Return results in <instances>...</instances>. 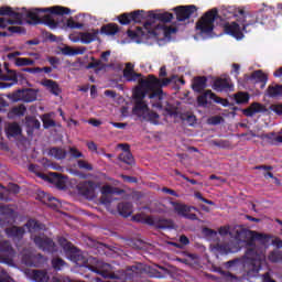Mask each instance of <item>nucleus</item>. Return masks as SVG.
I'll return each instance as SVG.
<instances>
[{
    "mask_svg": "<svg viewBox=\"0 0 282 282\" xmlns=\"http://www.w3.org/2000/svg\"><path fill=\"white\" fill-rule=\"evenodd\" d=\"M26 111H28V108L23 104L19 106H14L9 110L8 118L9 120H15V118H23Z\"/></svg>",
    "mask_w": 282,
    "mask_h": 282,
    "instance_id": "a878e982",
    "label": "nucleus"
},
{
    "mask_svg": "<svg viewBox=\"0 0 282 282\" xmlns=\"http://www.w3.org/2000/svg\"><path fill=\"white\" fill-rule=\"evenodd\" d=\"M62 54H64V56H74V48H72V46H64Z\"/></svg>",
    "mask_w": 282,
    "mask_h": 282,
    "instance_id": "338daca9",
    "label": "nucleus"
},
{
    "mask_svg": "<svg viewBox=\"0 0 282 282\" xmlns=\"http://www.w3.org/2000/svg\"><path fill=\"white\" fill-rule=\"evenodd\" d=\"M78 169H82L83 171H94V165H91L89 162L85 160H78L77 161Z\"/></svg>",
    "mask_w": 282,
    "mask_h": 282,
    "instance_id": "603ef678",
    "label": "nucleus"
},
{
    "mask_svg": "<svg viewBox=\"0 0 282 282\" xmlns=\"http://www.w3.org/2000/svg\"><path fill=\"white\" fill-rule=\"evenodd\" d=\"M267 95L269 96V98H281L282 85L281 84L270 85L267 89Z\"/></svg>",
    "mask_w": 282,
    "mask_h": 282,
    "instance_id": "72a5a7b5",
    "label": "nucleus"
},
{
    "mask_svg": "<svg viewBox=\"0 0 282 282\" xmlns=\"http://www.w3.org/2000/svg\"><path fill=\"white\" fill-rule=\"evenodd\" d=\"M100 34V31L93 30L91 33L89 32H82L79 33V39L84 45H89V43H94V41H98V35Z\"/></svg>",
    "mask_w": 282,
    "mask_h": 282,
    "instance_id": "cd10ccee",
    "label": "nucleus"
},
{
    "mask_svg": "<svg viewBox=\"0 0 282 282\" xmlns=\"http://www.w3.org/2000/svg\"><path fill=\"white\" fill-rule=\"evenodd\" d=\"M1 80H4V82L9 80L12 83V85H17V83H19V75H17L15 70H8L7 74L2 73Z\"/></svg>",
    "mask_w": 282,
    "mask_h": 282,
    "instance_id": "c03bdc74",
    "label": "nucleus"
},
{
    "mask_svg": "<svg viewBox=\"0 0 282 282\" xmlns=\"http://www.w3.org/2000/svg\"><path fill=\"white\" fill-rule=\"evenodd\" d=\"M219 17L217 9H212L204 13V15L196 22V30H199L200 34H210L215 30V20Z\"/></svg>",
    "mask_w": 282,
    "mask_h": 282,
    "instance_id": "0eeeda50",
    "label": "nucleus"
},
{
    "mask_svg": "<svg viewBox=\"0 0 282 282\" xmlns=\"http://www.w3.org/2000/svg\"><path fill=\"white\" fill-rule=\"evenodd\" d=\"M7 135L11 138H17V135H21V126H19V123L17 122L10 123L7 127Z\"/></svg>",
    "mask_w": 282,
    "mask_h": 282,
    "instance_id": "a19ab883",
    "label": "nucleus"
},
{
    "mask_svg": "<svg viewBox=\"0 0 282 282\" xmlns=\"http://www.w3.org/2000/svg\"><path fill=\"white\" fill-rule=\"evenodd\" d=\"M219 18L221 21H228L229 19H237V22L225 23L224 31L229 36H234L238 41L243 39V32H247V28L249 25H254L256 23H260L261 25H265V20L268 19V14L265 11H259L256 14L246 13V10L237 7H228L220 11Z\"/></svg>",
    "mask_w": 282,
    "mask_h": 282,
    "instance_id": "f03ea898",
    "label": "nucleus"
},
{
    "mask_svg": "<svg viewBox=\"0 0 282 282\" xmlns=\"http://www.w3.org/2000/svg\"><path fill=\"white\" fill-rule=\"evenodd\" d=\"M142 74H138L129 69H123V78H126L128 83H135V80H138V78H140Z\"/></svg>",
    "mask_w": 282,
    "mask_h": 282,
    "instance_id": "a18cd8bd",
    "label": "nucleus"
},
{
    "mask_svg": "<svg viewBox=\"0 0 282 282\" xmlns=\"http://www.w3.org/2000/svg\"><path fill=\"white\" fill-rule=\"evenodd\" d=\"M42 85L44 87H47L53 96H58L61 94V87L58 86V83L52 79H45L44 82H42Z\"/></svg>",
    "mask_w": 282,
    "mask_h": 282,
    "instance_id": "473e14b6",
    "label": "nucleus"
},
{
    "mask_svg": "<svg viewBox=\"0 0 282 282\" xmlns=\"http://www.w3.org/2000/svg\"><path fill=\"white\" fill-rule=\"evenodd\" d=\"M118 21L121 25H129L133 22L131 12L130 13H122L118 17Z\"/></svg>",
    "mask_w": 282,
    "mask_h": 282,
    "instance_id": "de8ad7c7",
    "label": "nucleus"
},
{
    "mask_svg": "<svg viewBox=\"0 0 282 282\" xmlns=\"http://www.w3.org/2000/svg\"><path fill=\"white\" fill-rule=\"evenodd\" d=\"M44 129H52V127H56V121L51 119L50 117H44L42 119Z\"/></svg>",
    "mask_w": 282,
    "mask_h": 282,
    "instance_id": "6e6d98bb",
    "label": "nucleus"
},
{
    "mask_svg": "<svg viewBox=\"0 0 282 282\" xmlns=\"http://www.w3.org/2000/svg\"><path fill=\"white\" fill-rule=\"evenodd\" d=\"M177 76L173 75L169 78H158L161 86H154L152 89H148L150 102L154 109H163V100H164V90H162V87H169L173 80H175Z\"/></svg>",
    "mask_w": 282,
    "mask_h": 282,
    "instance_id": "39448f33",
    "label": "nucleus"
},
{
    "mask_svg": "<svg viewBox=\"0 0 282 282\" xmlns=\"http://www.w3.org/2000/svg\"><path fill=\"white\" fill-rule=\"evenodd\" d=\"M21 56V52H13L8 54V58L12 61L14 58V63L17 67H28V65H34V59L28 57H17Z\"/></svg>",
    "mask_w": 282,
    "mask_h": 282,
    "instance_id": "412c9836",
    "label": "nucleus"
},
{
    "mask_svg": "<svg viewBox=\"0 0 282 282\" xmlns=\"http://www.w3.org/2000/svg\"><path fill=\"white\" fill-rule=\"evenodd\" d=\"M69 155L70 158H74V160H78V158H85V154L79 152V150L76 148H69Z\"/></svg>",
    "mask_w": 282,
    "mask_h": 282,
    "instance_id": "bf43d9fd",
    "label": "nucleus"
},
{
    "mask_svg": "<svg viewBox=\"0 0 282 282\" xmlns=\"http://www.w3.org/2000/svg\"><path fill=\"white\" fill-rule=\"evenodd\" d=\"M8 31L11 32V34H25V28L23 26H8Z\"/></svg>",
    "mask_w": 282,
    "mask_h": 282,
    "instance_id": "052dcab7",
    "label": "nucleus"
},
{
    "mask_svg": "<svg viewBox=\"0 0 282 282\" xmlns=\"http://www.w3.org/2000/svg\"><path fill=\"white\" fill-rule=\"evenodd\" d=\"M48 155L55 160H65L67 158V151L62 148L54 147L50 149Z\"/></svg>",
    "mask_w": 282,
    "mask_h": 282,
    "instance_id": "c9c22d12",
    "label": "nucleus"
},
{
    "mask_svg": "<svg viewBox=\"0 0 282 282\" xmlns=\"http://www.w3.org/2000/svg\"><path fill=\"white\" fill-rule=\"evenodd\" d=\"M118 160L123 162V164H128V166H133V164H135V159H133V154L131 152L120 153Z\"/></svg>",
    "mask_w": 282,
    "mask_h": 282,
    "instance_id": "ea45409f",
    "label": "nucleus"
},
{
    "mask_svg": "<svg viewBox=\"0 0 282 282\" xmlns=\"http://www.w3.org/2000/svg\"><path fill=\"white\" fill-rule=\"evenodd\" d=\"M47 61H48L50 65H52L53 69H58V66H56V65H61V58H58L56 56H48Z\"/></svg>",
    "mask_w": 282,
    "mask_h": 282,
    "instance_id": "680f3d73",
    "label": "nucleus"
},
{
    "mask_svg": "<svg viewBox=\"0 0 282 282\" xmlns=\"http://www.w3.org/2000/svg\"><path fill=\"white\" fill-rule=\"evenodd\" d=\"M8 99L12 100V102H19V100L23 101V90H15L14 93L9 94Z\"/></svg>",
    "mask_w": 282,
    "mask_h": 282,
    "instance_id": "8fccbe9b",
    "label": "nucleus"
},
{
    "mask_svg": "<svg viewBox=\"0 0 282 282\" xmlns=\"http://www.w3.org/2000/svg\"><path fill=\"white\" fill-rule=\"evenodd\" d=\"M249 80H254L256 83H260V89H264L265 85H268V74L263 73V70H254L250 77Z\"/></svg>",
    "mask_w": 282,
    "mask_h": 282,
    "instance_id": "b1692460",
    "label": "nucleus"
},
{
    "mask_svg": "<svg viewBox=\"0 0 282 282\" xmlns=\"http://www.w3.org/2000/svg\"><path fill=\"white\" fill-rule=\"evenodd\" d=\"M0 263H10V260L8 258H3V256L0 254ZM14 281L10 274H8V271L0 268V282H12Z\"/></svg>",
    "mask_w": 282,
    "mask_h": 282,
    "instance_id": "e433bc0d",
    "label": "nucleus"
},
{
    "mask_svg": "<svg viewBox=\"0 0 282 282\" xmlns=\"http://www.w3.org/2000/svg\"><path fill=\"white\" fill-rule=\"evenodd\" d=\"M268 261L270 263H281L282 262V251L279 249H274L269 252L268 254Z\"/></svg>",
    "mask_w": 282,
    "mask_h": 282,
    "instance_id": "37998d69",
    "label": "nucleus"
},
{
    "mask_svg": "<svg viewBox=\"0 0 282 282\" xmlns=\"http://www.w3.org/2000/svg\"><path fill=\"white\" fill-rule=\"evenodd\" d=\"M37 93L32 88H26L22 90V101L23 102H34L36 100Z\"/></svg>",
    "mask_w": 282,
    "mask_h": 282,
    "instance_id": "f704fd0d",
    "label": "nucleus"
},
{
    "mask_svg": "<svg viewBox=\"0 0 282 282\" xmlns=\"http://www.w3.org/2000/svg\"><path fill=\"white\" fill-rule=\"evenodd\" d=\"M47 182L50 184H54L58 188V191H64L65 188V176L58 174V172H51L46 176Z\"/></svg>",
    "mask_w": 282,
    "mask_h": 282,
    "instance_id": "aec40b11",
    "label": "nucleus"
},
{
    "mask_svg": "<svg viewBox=\"0 0 282 282\" xmlns=\"http://www.w3.org/2000/svg\"><path fill=\"white\" fill-rule=\"evenodd\" d=\"M170 204H171V206H173L174 213H176L180 217H184V215L186 213H191L192 208H195V207H191L186 204H182V203L173 202V200H171Z\"/></svg>",
    "mask_w": 282,
    "mask_h": 282,
    "instance_id": "c85d7f7f",
    "label": "nucleus"
},
{
    "mask_svg": "<svg viewBox=\"0 0 282 282\" xmlns=\"http://www.w3.org/2000/svg\"><path fill=\"white\" fill-rule=\"evenodd\" d=\"M110 56H111V51H106L101 53L100 55L101 59H96V57H90V61L93 62L86 65V69H95L96 74H98L99 72H102L104 69H107V64L105 63H109Z\"/></svg>",
    "mask_w": 282,
    "mask_h": 282,
    "instance_id": "9b49d317",
    "label": "nucleus"
},
{
    "mask_svg": "<svg viewBox=\"0 0 282 282\" xmlns=\"http://www.w3.org/2000/svg\"><path fill=\"white\" fill-rule=\"evenodd\" d=\"M206 87H208V78L206 76L194 77L192 83L193 91H195L196 94H202V91H204Z\"/></svg>",
    "mask_w": 282,
    "mask_h": 282,
    "instance_id": "5701e85b",
    "label": "nucleus"
},
{
    "mask_svg": "<svg viewBox=\"0 0 282 282\" xmlns=\"http://www.w3.org/2000/svg\"><path fill=\"white\" fill-rule=\"evenodd\" d=\"M150 20L144 22V30L151 34L153 30L160 29V25L155 24V21H160V23H171L173 21V13L163 12L155 13L153 11H149Z\"/></svg>",
    "mask_w": 282,
    "mask_h": 282,
    "instance_id": "6e6552de",
    "label": "nucleus"
},
{
    "mask_svg": "<svg viewBox=\"0 0 282 282\" xmlns=\"http://www.w3.org/2000/svg\"><path fill=\"white\" fill-rule=\"evenodd\" d=\"M213 147H218V149H228L230 147V141L228 140H213Z\"/></svg>",
    "mask_w": 282,
    "mask_h": 282,
    "instance_id": "3c124183",
    "label": "nucleus"
},
{
    "mask_svg": "<svg viewBox=\"0 0 282 282\" xmlns=\"http://www.w3.org/2000/svg\"><path fill=\"white\" fill-rule=\"evenodd\" d=\"M214 102H216L217 105H223V107H228V105H230L228 99H224L221 97H217L216 95L214 97Z\"/></svg>",
    "mask_w": 282,
    "mask_h": 282,
    "instance_id": "69168bd1",
    "label": "nucleus"
},
{
    "mask_svg": "<svg viewBox=\"0 0 282 282\" xmlns=\"http://www.w3.org/2000/svg\"><path fill=\"white\" fill-rule=\"evenodd\" d=\"M90 272L99 274L102 279H120L116 273H113V267L106 262H97L96 265L88 264L86 265Z\"/></svg>",
    "mask_w": 282,
    "mask_h": 282,
    "instance_id": "1a4fd4ad",
    "label": "nucleus"
},
{
    "mask_svg": "<svg viewBox=\"0 0 282 282\" xmlns=\"http://www.w3.org/2000/svg\"><path fill=\"white\" fill-rule=\"evenodd\" d=\"M234 100L236 101V105H248V102H250V94L239 91L234 95Z\"/></svg>",
    "mask_w": 282,
    "mask_h": 282,
    "instance_id": "58836bf2",
    "label": "nucleus"
},
{
    "mask_svg": "<svg viewBox=\"0 0 282 282\" xmlns=\"http://www.w3.org/2000/svg\"><path fill=\"white\" fill-rule=\"evenodd\" d=\"M173 12L175 13L177 21H187V19H191L193 14L197 12V7L194 4L178 6L173 9Z\"/></svg>",
    "mask_w": 282,
    "mask_h": 282,
    "instance_id": "f8f14e48",
    "label": "nucleus"
},
{
    "mask_svg": "<svg viewBox=\"0 0 282 282\" xmlns=\"http://www.w3.org/2000/svg\"><path fill=\"white\" fill-rule=\"evenodd\" d=\"M25 226L28 227L29 232H36V230H43V228H45V225L34 219L28 220Z\"/></svg>",
    "mask_w": 282,
    "mask_h": 282,
    "instance_id": "79ce46f5",
    "label": "nucleus"
},
{
    "mask_svg": "<svg viewBox=\"0 0 282 282\" xmlns=\"http://www.w3.org/2000/svg\"><path fill=\"white\" fill-rule=\"evenodd\" d=\"M271 111L276 113V116H282V104H274L270 106Z\"/></svg>",
    "mask_w": 282,
    "mask_h": 282,
    "instance_id": "0e129e2a",
    "label": "nucleus"
},
{
    "mask_svg": "<svg viewBox=\"0 0 282 282\" xmlns=\"http://www.w3.org/2000/svg\"><path fill=\"white\" fill-rule=\"evenodd\" d=\"M66 25L70 30H83V28H85V24L74 21V18H69L66 22Z\"/></svg>",
    "mask_w": 282,
    "mask_h": 282,
    "instance_id": "09e8293b",
    "label": "nucleus"
},
{
    "mask_svg": "<svg viewBox=\"0 0 282 282\" xmlns=\"http://www.w3.org/2000/svg\"><path fill=\"white\" fill-rule=\"evenodd\" d=\"M117 210L121 217H131L133 215V204L121 202L117 205Z\"/></svg>",
    "mask_w": 282,
    "mask_h": 282,
    "instance_id": "bb28decb",
    "label": "nucleus"
},
{
    "mask_svg": "<svg viewBox=\"0 0 282 282\" xmlns=\"http://www.w3.org/2000/svg\"><path fill=\"white\" fill-rule=\"evenodd\" d=\"M265 111H268V108L263 104L254 101L248 108L243 109L242 113L247 118H252L256 113H265Z\"/></svg>",
    "mask_w": 282,
    "mask_h": 282,
    "instance_id": "6ab92c4d",
    "label": "nucleus"
},
{
    "mask_svg": "<svg viewBox=\"0 0 282 282\" xmlns=\"http://www.w3.org/2000/svg\"><path fill=\"white\" fill-rule=\"evenodd\" d=\"M13 209L8 208V206L0 205V215H12Z\"/></svg>",
    "mask_w": 282,
    "mask_h": 282,
    "instance_id": "774afa93",
    "label": "nucleus"
},
{
    "mask_svg": "<svg viewBox=\"0 0 282 282\" xmlns=\"http://www.w3.org/2000/svg\"><path fill=\"white\" fill-rule=\"evenodd\" d=\"M31 278L34 282H50V275L47 274V271L43 270H33Z\"/></svg>",
    "mask_w": 282,
    "mask_h": 282,
    "instance_id": "7c9ffc66",
    "label": "nucleus"
},
{
    "mask_svg": "<svg viewBox=\"0 0 282 282\" xmlns=\"http://www.w3.org/2000/svg\"><path fill=\"white\" fill-rule=\"evenodd\" d=\"M33 241L40 250H43L44 252H54L55 243L52 238L35 236Z\"/></svg>",
    "mask_w": 282,
    "mask_h": 282,
    "instance_id": "2eb2a0df",
    "label": "nucleus"
},
{
    "mask_svg": "<svg viewBox=\"0 0 282 282\" xmlns=\"http://www.w3.org/2000/svg\"><path fill=\"white\" fill-rule=\"evenodd\" d=\"M158 118H160V115H158L155 111H151L149 108L147 115L143 116V120H150V122H154V120H158Z\"/></svg>",
    "mask_w": 282,
    "mask_h": 282,
    "instance_id": "5fc2aeb1",
    "label": "nucleus"
},
{
    "mask_svg": "<svg viewBox=\"0 0 282 282\" xmlns=\"http://www.w3.org/2000/svg\"><path fill=\"white\" fill-rule=\"evenodd\" d=\"M79 195L86 197V199H94L96 197V184L93 181H86L77 185Z\"/></svg>",
    "mask_w": 282,
    "mask_h": 282,
    "instance_id": "ddd939ff",
    "label": "nucleus"
},
{
    "mask_svg": "<svg viewBox=\"0 0 282 282\" xmlns=\"http://www.w3.org/2000/svg\"><path fill=\"white\" fill-rule=\"evenodd\" d=\"M213 89L215 91H234L235 89V85H232V82L230 80V78H223V77H218L217 79L214 80L213 84Z\"/></svg>",
    "mask_w": 282,
    "mask_h": 282,
    "instance_id": "4468645a",
    "label": "nucleus"
},
{
    "mask_svg": "<svg viewBox=\"0 0 282 282\" xmlns=\"http://www.w3.org/2000/svg\"><path fill=\"white\" fill-rule=\"evenodd\" d=\"M132 17V23H147V21H151V17L149 15V12L147 13L144 10H135L133 12H130Z\"/></svg>",
    "mask_w": 282,
    "mask_h": 282,
    "instance_id": "393cba45",
    "label": "nucleus"
},
{
    "mask_svg": "<svg viewBox=\"0 0 282 282\" xmlns=\"http://www.w3.org/2000/svg\"><path fill=\"white\" fill-rule=\"evenodd\" d=\"M160 80L155 75H149L147 79H141L139 86L135 87L132 94L134 106L132 108L133 116L138 118H144L149 113V105L144 99L149 94V89L153 87H161Z\"/></svg>",
    "mask_w": 282,
    "mask_h": 282,
    "instance_id": "7ed1b4c3",
    "label": "nucleus"
},
{
    "mask_svg": "<svg viewBox=\"0 0 282 282\" xmlns=\"http://www.w3.org/2000/svg\"><path fill=\"white\" fill-rule=\"evenodd\" d=\"M148 224L150 226H154V228H158L159 230H166V229H173L175 228V223L173 219L169 218H159V219H153V218H148Z\"/></svg>",
    "mask_w": 282,
    "mask_h": 282,
    "instance_id": "f3484780",
    "label": "nucleus"
},
{
    "mask_svg": "<svg viewBox=\"0 0 282 282\" xmlns=\"http://www.w3.org/2000/svg\"><path fill=\"white\" fill-rule=\"evenodd\" d=\"M127 34L129 39H132V41H138V39H142V36H144V31L142 28L138 26L135 31L128 30Z\"/></svg>",
    "mask_w": 282,
    "mask_h": 282,
    "instance_id": "49530a36",
    "label": "nucleus"
},
{
    "mask_svg": "<svg viewBox=\"0 0 282 282\" xmlns=\"http://www.w3.org/2000/svg\"><path fill=\"white\" fill-rule=\"evenodd\" d=\"M194 197H196V199H199L200 202H203L204 204H208L209 206H215V202L205 198L200 192H195L194 193Z\"/></svg>",
    "mask_w": 282,
    "mask_h": 282,
    "instance_id": "13d9d810",
    "label": "nucleus"
},
{
    "mask_svg": "<svg viewBox=\"0 0 282 282\" xmlns=\"http://www.w3.org/2000/svg\"><path fill=\"white\" fill-rule=\"evenodd\" d=\"M64 248L68 254V259L76 263L79 267L87 265V257L80 251L78 248L72 246V243L67 242Z\"/></svg>",
    "mask_w": 282,
    "mask_h": 282,
    "instance_id": "9d476101",
    "label": "nucleus"
},
{
    "mask_svg": "<svg viewBox=\"0 0 282 282\" xmlns=\"http://www.w3.org/2000/svg\"><path fill=\"white\" fill-rule=\"evenodd\" d=\"M0 29L6 30L9 25H23V13L12 10V7H0Z\"/></svg>",
    "mask_w": 282,
    "mask_h": 282,
    "instance_id": "423d86ee",
    "label": "nucleus"
},
{
    "mask_svg": "<svg viewBox=\"0 0 282 282\" xmlns=\"http://www.w3.org/2000/svg\"><path fill=\"white\" fill-rule=\"evenodd\" d=\"M41 12L47 13L43 18L39 17ZM72 12V9L67 7H50V8H35L30 10L26 13L29 25H47L51 30H56L58 28V22L54 20L52 14H57L58 17H63L65 14H69Z\"/></svg>",
    "mask_w": 282,
    "mask_h": 282,
    "instance_id": "20e7f679",
    "label": "nucleus"
},
{
    "mask_svg": "<svg viewBox=\"0 0 282 282\" xmlns=\"http://www.w3.org/2000/svg\"><path fill=\"white\" fill-rule=\"evenodd\" d=\"M120 177L128 184H138V177L121 174Z\"/></svg>",
    "mask_w": 282,
    "mask_h": 282,
    "instance_id": "e2e57ef3",
    "label": "nucleus"
},
{
    "mask_svg": "<svg viewBox=\"0 0 282 282\" xmlns=\"http://www.w3.org/2000/svg\"><path fill=\"white\" fill-rule=\"evenodd\" d=\"M208 100H213V102H215V93H213V90H206L203 95L197 97V104L199 107H206V105H208Z\"/></svg>",
    "mask_w": 282,
    "mask_h": 282,
    "instance_id": "c756f323",
    "label": "nucleus"
},
{
    "mask_svg": "<svg viewBox=\"0 0 282 282\" xmlns=\"http://www.w3.org/2000/svg\"><path fill=\"white\" fill-rule=\"evenodd\" d=\"M207 122H208V124H213L214 127H216L217 124H221V122H224V117L213 116V117L208 118Z\"/></svg>",
    "mask_w": 282,
    "mask_h": 282,
    "instance_id": "4d7b16f0",
    "label": "nucleus"
},
{
    "mask_svg": "<svg viewBox=\"0 0 282 282\" xmlns=\"http://www.w3.org/2000/svg\"><path fill=\"white\" fill-rule=\"evenodd\" d=\"M22 263L29 268H41L43 264V256L41 253H24L22 256Z\"/></svg>",
    "mask_w": 282,
    "mask_h": 282,
    "instance_id": "dca6fc26",
    "label": "nucleus"
},
{
    "mask_svg": "<svg viewBox=\"0 0 282 282\" xmlns=\"http://www.w3.org/2000/svg\"><path fill=\"white\" fill-rule=\"evenodd\" d=\"M4 232L9 239H12L13 241H21L23 237L25 236V228L19 227V226H11L4 229Z\"/></svg>",
    "mask_w": 282,
    "mask_h": 282,
    "instance_id": "a211bd4d",
    "label": "nucleus"
},
{
    "mask_svg": "<svg viewBox=\"0 0 282 282\" xmlns=\"http://www.w3.org/2000/svg\"><path fill=\"white\" fill-rule=\"evenodd\" d=\"M100 32L101 34H106L107 36H115V34H118L120 32V28L116 23H108L101 26Z\"/></svg>",
    "mask_w": 282,
    "mask_h": 282,
    "instance_id": "2f4dec72",
    "label": "nucleus"
},
{
    "mask_svg": "<svg viewBox=\"0 0 282 282\" xmlns=\"http://www.w3.org/2000/svg\"><path fill=\"white\" fill-rule=\"evenodd\" d=\"M0 252H6L9 257H15L17 251L12 248V243L9 240H1L0 241Z\"/></svg>",
    "mask_w": 282,
    "mask_h": 282,
    "instance_id": "4c0bfd02",
    "label": "nucleus"
},
{
    "mask_svg": "<svg viewBox=\"0 0 282 282\" xmlns=\"http://www.w3.org/2000/svg\"><path fill=\"white\" fill-rule=\"evenodd\" d=\"M65 265V260H63L62 258H54L52 260V267L54 268V270H63V267Z\"/></svg>",
    "mask_w": 282,
    "mask_h": 282,
    "instance_id": "864d4df0",
    "label": "nucleus"
},
{
    "mask_svg": "<svg viewBox=\"0 0 282 282\" xmlns=\"http://www.w3.org/2000/svg\"><path fill=\"white\" fill-rule=\"evenodd\" d=\"M237 235L239 241H245L246 246L249 247L245 253L246 260L243 263L247 276H257L259 270H261L263 263H265V250H263V247L257 246V241L265 246L270 236L252 230L237 231Z\"/></svg>",
    "mask_w": 282,
    "mask_h": 282,
    "instance_id": "f257e3e1",
    "label": "nucleus"
},
{
    "mask_svg": "<svg viewBox=\"0 0 282 282\" xmlns=\"http://www.w3.org/2000/svg\"><path fill=\"white\" fill-rule=\"evenodd\" d=\"M37 197L40 198L42 204H45L46 206H48V208H53V210H56V208H58V206H59V203L56 199V197H54L45 192H40Z\"/></svg>",
    "mask_w": 282,
    "mask_h": 282,
    "instance_id": "4be33fe9",
    "label": "nucleus"
}]
</instances>
